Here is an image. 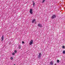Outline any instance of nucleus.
<instances>
[{"instance_id": "nucleus-1", "label": "nucleus", "mask_w": 65, "mask_h": 65, "mask_svg": "<svg viewBox=\"0 0 65 65\" xmlns=\"http://www.w3.org/2000/svg\"><path fill=\"white\" fill-rule=\"evenodd\" d=\"M55 18H56V15L55 14H54L52 16L51 18L52 19H54Z\"/></svg>"}, {"instance_id": "nucleus-2", "label": "nucleus", "mask_w": 65, "mask_h": 65, "mask_svg": "<svg viewBox=\"0 0 65 65\" xmlns=\"http://www.w3.org/2000/svg\"><path fill=\"white\" fill-rule=\"evenodd\" d=\"M41 53H39V55L38 56V58L39 59H40V58H41Z\"/></svg>"}, {"instance_id": "nucleus-3", "label": "nucleus", "mask_w": 65, "mask_h": 65, "mask_svg": "<svg viewBox=\"0 0 65 65\" xmlns=\"http://www.w3.org/2000/svg\"><path fill=\"white\" fill-rule=\"evenodd\" d=\"M29 12L31 14H32L33 13V10L31 9H30L29 10Z\"/></svg>"}, {"instance_id": "nucleus-4", "label": "nucleus", "mask_w": 65, "mask_h": 65, "mask_svg": "<svg viewBox=\"0 0 65 65\" xmlns=\"http://www.w3.org/2000/svg\"><path fill=\"white\" fill-rule=\"evenodd\" d=\"M32 43H33V40H31L29 43V44L30 45H32Z\"/></svg>"}, {"instance_id": "nucleus-5", "label": "nucleus", "mask_w": 65, "mask_h": 65, "mask_svg": "<svg viewBox=\"0 0 65 65\" xmlns=\"http://www.w3.org/2000/svg\"><path fill=\"white\" fill-rule=\"evenodd\" d=\"M38 27H42V25L41 24L39 23L38 24Z\"/></svg>"}, {"instance_id": "nucleus-6", "label": "nucleus", "mask_w": 65, "mask_h": 65, "mask_svg": "<svg viewBox=\"0 0 65 65\" xmlns=\"http://www.w3.org/2000/svg\"><path fill=\"white\" fill-rule=\"evenodd\" d=\"M4 38V36L3 35L2 36V41H3V40Z\"/></svg>"}, {"instance_id": "nucleus-7", "label": "nucleus", "mask_w": 65, "mask_h": 65, "mask_svg": "<svg viewBox=\"0 0 65 65\" xmlns=\"http://www.w3.org/2000/svg\"><path fill=\"white\" fill-rule=\"evenodd\" d=\"M35 19H34L32 21V23H34V22L35 21Z\"/></svg>"}, {"instance_id": "nucleus-8", "label": "nucleus", "mask_w": 65, "mask_h": 65, "mask_svg": "<svg viewBox=\"0 0 65 65\" xmlns=\"http://www.w3.org/2000/svg\"><path fill=\"white\" fill-rule=\"evenodd\" d=\"M50 65H53V62L52 61H51L50 62Z\"/></svg>"}, {"instance_id": "nucleus-9", "label": "nucleus", "mask_w": 65, "mask_h": 65, "mask_svg": "<svg viewBox=\"0 0 65 65\" xmlns=\"http://www.w3.org/2000/svg\"><path fill=\"white\" fill-rule=\"evenodd\" d=\"M19 47H18V48L19 49L21 48V45H19Z\"/></svg>"}, {"instance_id": "nucleus-10", "label": "nucleus", "mask_w": 65, "mask_h": 65, "mask_svg": "<svg viewBox=\"0 0 65 65\" xmlns=\"http://www.w3.org/2000/svg\"><path fill=\"white\" fill-rule=\"evenodd\" d=\"M10 59L11 60H13V57H11L10 58Z\"/></svg>"}, {"instance_id": "nucleus-11", "label": "nucleus", "mask_w": 65, "mask_h": 65, "mask_svg": "<svg viewBox=\"0 0 65 65\" xmlns=\"http://www.w3.org/2000/svg\"><path fill=\"white\" fill-rule=\"evenodd\" d=\"M57 63H59V62H60V61L59 60H57Z\"/></svg>"}, {"instance_id": "nucleus-12", "label": "nucleus", "mask_w": 65, "mask_h": 65, "mask_svg": "<svg viewBox=\"0 0 65 65\" xmlns=\"http://www.w3.org/2000/svg\"><path fill=\"white\" fill-rule=\"evenodd\" d=\"M63 54H65V50L63 51Z\"/></svg>"}, {"instance_id": "nucleus-13", "label": "nucleus", "mask_w": 65, "mask_h": 65, "mask_svg": "<svg viewBox=\"0 0 65 65\" xmlns=\"http://www.w3.org/2000/svg\"><path fill=\"white\" fill-rule=\"evenodd\" d=\"M35 5V3L34 2H33V6H34Z\"/></svg>"}, {"instance_id": "nucleus-14", "label": "nucleus", "mask_w": 65, "mask_h": 65, "mask_svg": "<svg viewBox=\"0 0 65 65\" xmlns=\"http://www.w3.org/2000/svg\"><path fill=\"white\" fill-rule=\"evenodd\" d=\"M14 53H17V50H15L14 51Z\"/></svg>"}, {"instance_id": "nucleus-15", "label": "nucleus", "mask_w": 65, "mask_h": 65, "mask_svg": "<svg viewBox=\"0 0 65 65\" xmlns=\"http://www.w3.org/2000/svg\"><path fill=\"white\" fill-rule=\"evenodd\" d=\"M12 55H15V53H12Z\"/></svg>"}, {"instance_id": "nucleus-16", "label": "nucleus", "mask_w": 65, "mask_h": 65, "mask_svg": "<svg viewBox=\"0 0 65 65\" xmlns=\"http://www.w3.org/2000/svg\"><path fill=\"white\" fill-rule=\"evenodd\" d=\"M45 0H43V1H42V3H44V2L45 1Z\"/></svg>"}, {"instance_id": "nucleus-17", "label": "nucleus", "mask_w": 65, "mask_h": 65, "mask_svg": "<svg viewBox=\"0 0 65 65\" xmlns=\"http://www.w3.org/2000/svg\"><path fill=\"white\" fill-rule=\"evenodd\" d=\"M62 48H65V46H62Z\"/></svg>"}, {"instance_id": "nucleus-18", "label": "nucleus", "mask_w": 65, "mask_h": 65, "mask_svg": "<svg viewBox=\"0 0 65 65\" xmlns=\"http://www.w3.org/2000/svg\"><path fill=\"white\" fill-rule=\"evenodd\" d=\"M22 44H24V42L23 41L22 42Z\"/></svg>"}, {"instance_id": "nucleus-19", "label": "nucleus", "mask_w": 65, "mask_h": 65, "mask_svg": "<svg viewBox=\"0 0 65 65\" xmlns=\"http://www.w3.org/2000/svg\"><path fill=\"white\" fill-rule=\"evenodd\" d=\"M57 65V64L56 63L54 65Z\"/></svg>"}, {"instance_id": "nucleus-20", "label": "nucleus", "mask_w": 65, "mask_h": 65, "mask_svg": "<svg viewBox=\"0 0 65 65\" xmlns=\"http://www.w3.org/2000/svg\"><path fill=\"white\" fill-rule=\"evenodd\" d=\"M32 2H34V1H32Z\"/></svg>"}, {"instance_id": "nucleus-21", "label": "nucleus", "mask_w": 65, "mask_h": 65, "mask_svg": "<svg viewBox=\"0 0 65 65\" xmlns=\"http://www.w3.org/2000/svg\"><path fill=\"white\" fill-rule=\"evenodd\" d=\"M13 65H15V64H14Z\"/></svg>"}]
</instances>
